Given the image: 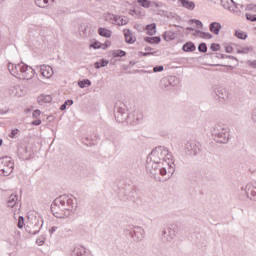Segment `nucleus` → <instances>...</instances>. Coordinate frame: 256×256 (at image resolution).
Wrapping results in <instances>:
<instances>
[{
	"label": "nucleus",
	"mask_w": 256,
	"mask_h": 256,
	"mask_svg": "<svg viewBox=\"0 0 256 256\" xmlns=\"http://www.w3.org/2000/svg\"><path fill=\"white\" fill-rule=\"evenodd\" d=\"M169 163H173V154L165 146L154 148L146 158V170L151 175H167Z\"/></svg>",
	"instance_id": "1"
},
{
	"label": "nucleus",
	"mask_w": 256,
	"mask_h": 256,
	"mask_svg": "<svg viewBox=\"0 0 256 256\" xmlns=\"http://www.w3.org/2000/svg\"><path fill=\"white\" fill-rule=\"evenodd\" d=\"M127 104L122 101H118L114 105V117L118 123H130L135 125L143 119V113L139 110H134L132 113H128Z\"/></svg>",
	"instance_id": "2"
},
{
	"label": "nucleus",
	"mask_w": 256,
	"mask_h": 256,
	"mask_svg": "<svg viewBox=\"0 0 256 256\" xmlns=\"http://www.w3.org/2000/svg\"><path fill=\"white\" fill-rule=\"evenodd\" d=\"M212 137L216 143L227 144L231 139V130L225 124H217L213 127Z\"/></svg>",
	"instance_id": "3"
},
{
	"label": "nucleus",
	"mask_w": 256,
	"mask_h": 256,
	"mask_svg": "<svg viewBox=\"0 0 256 256\" xmlns=\"http://www.w3.org/2000/svg\"><path fill=\"white\" fill-rule=\"evenodd\" d=\"M65 209V199L63 198H56L51 205V211L57 219H65L71 215V212H67Z\"/></svg>",
	"instance_id": "4"
},
{
	"label": "nucleus",
	"mask_w": 256,
	"mask_h": 256,
	"mask_svg": "<svg viewBox=\"0 0 256 256\" xmlns=\"http://www.w3.org/2000/svg\"><path fill=\"white\" fill-rule=\"evenodd\" d=\"M118 199H120V201L135 202V199H137V190H135V186L124 184L123 187L119 188Z\"/></svg>",
	"instance_id": "5"
},
{
	"label": "nucleus",
	"mask_w": 256,
	"mask_h": 256,
	"mask_svg": "<svg viewBox=\"0 0 256 256\" xmlns=\"http://www.w3.org/2000/svg\"><path fill=\"white\" fill-rule=\"evenodd\" d=\"M15 169V163L11 160V157L4 156L0 158V175L2 177H9Z\"/></svg>",
	"instance_id": "6"
},
{
	"label": "nucleus",
	"mask_w": 256,
	"mask_h": 256,
	"mask_svg": "<svg viewBox=\"0 0 256 256\" xmlns=\"http://www.w3.org/2000/svg\"><path fill=\"white\" fill-rule=\"evenodd\" d=\"M221 7L229 13L236 15V17H241V10L239 9L237 3L233 0H220Z\"/></svg>",
	"instance_id": "7"
},
{
	"label": "nucleus",
	"mask_w": 256,
	"mask_h": 256,
	"mask_svg": "<svg viewBox=\"0 0 256 256\" xmlns=\"http://www.w3.org/2000/svg\"><path fill=\"white\" fill-rule=\"evenodd\" d=\"M212 95H215L219 99L220 103H227L229 101V91L223 86H214Z\"/></svg>",
	"instance_id": "8"
},
{
	"label": "nucleus",
	"mask_w": 256,
	"mask_h": 256,
	"mask_svg": "<svg viewBox=\"0 0 256 256\" xmlns=\"http://www.w3.org/2000/svg\"><path fill=\"white\" fill-rule=\"evenodd\" d=\"M129 235L134 241H143L145 237V230L140 226H132L130 228Z\"/></svg>",
	"instance_id": "9"
},
{
	"label": "nucleus",
	"mask_w": 256,
	"mask_h": 256,
	"mask_svg": "<svg viewBox=\"0 0 256 256\" xmlns=\"http://www.w3.org/2000/svg\"><path fill=\"white\" fill-rule=\"evenodd\" d=\"M175 235H177V225H172L166 228L162 233L164 241L167 242L173 241L175 239Z\"/></svg>",
	"instance_id": "10"
},
{
	"label": "nucleus",
	"mask_w": 256,
	"mask_h": 256,
	"mask_svg": "<svg viewBox=\"0 0 256 256\" xmlns=\"http://www.w3.org/2000/svg\"><path fill=\"white\" fill-rule=\"evenodd\" d=\"M241 191H244L248 199L256 201V183H254V185L247 184L245 187H241Z\"/></svg>",
	"instance_id": "11"
},
{
	"label": "nucleus",
	"mask_w": 256,
	"mask_h": 256,
	"mask_svg": "<svg viewBox=\"0 0 256 256\" xmlns=\"http://www.w3.org/2000/svg\"><path fill=\"white\" fill-rule=\"evenodd\" d=\"M25 63L21 61L19 64L8 63V71L13 77H19L22 73V68Z\"/></svg>",
	"instance_id": "12"
},
{
	"label": "nucleus",
	"mask_w": 256,
	"mask_h": 256,
	"mask_svg": "<svg viewBox=\"0 0 256 256\" xmlns=\"http://www.w3.org/2000/svg\"><path fill=\"white\" fill-rule=\"evenodd\" d=\"M186 151L190 157H195V155H199L201 149L199 148V144L195 141H190L186 144Z\"/></svg>",
	"instance_id": "13"
},
{
	"label": "nucleus",
	"mask_w": 256,
	"mask_h": 256,
	"mask_svg": "<svg viewBox=\"0 0 256 256\" xmlns=\"http://www.w3.org/2000/svg\"><path fill=\"white\" fill-rule=\"evenodd\" d=\"M17 153L19 159H23L24 161H27L31 157V150L25 144L18 146Z\"/></svg>",
	"instance_id": "14"
},
{
	"label": "nucleus",
	"mask_w": 256,
	"mask_h": 256,
	"mask_svg": "<svg viewBox=\"0 0 256 256\" xmlns=\"http://www.w3.org/2000/svg\"><path fill=\"white\" fill-rule=\"evenodd\" d=\"M22 79H26L27 81H29L30 79H33V77H35V69H33V67L25 64L22 66Z\"/></svg>",
	"instance_id": "15"
},
{
	"label": "nucleus",
	"mask_w": 256,
	"mask_h": 256,
	"mask_svg": "<svg viewBox=\"0 0 256 256\" xmlns=\"http://www.w3.org/2000/svg\"><path fill=\"white\" fill-rule=\"evenodd\" d=\"M40 73L42 77H45L46 79H51V77H53V68L49 65H42L40 67Z\"/></svg>",
	"instance_id": "16"
},
{
	"label": "nucleus",
	"mask_w": 256,
	"mask_h": 256,
	"mask_svg": "<svg viewBox=\"0 0 256 256\" xmlns=\"http://www.w3.org/2000/svg\"><path fill=\"white\" fill-rule=\"evenodd\" d=\"M58 198H62L65 200V203L67 205V208H65L66 213H71L73 211V207H75V202L73 201L72 198H69V196H60Z\"/></svg>",
	"instance_id": "17"
},
{
	"label": "nucleus",
	"mask_w": 256,
	"mask_h": 256,
	"mask_svg": "<svg viewBox=\"0 0 256 256\" xmlns=\"http://www.w3.org/2000/svg\"><path fill=\"white\" fill-rule=\"evenodd\" d=\"M110 19H113L114 23H117V25H127L129 23V18L123 16H117L115 14H111Z\"/></svg>",
	"instance_id": "18"
},
{
	"label": "nucleus",
	"mask_w": 256,
	"mask_h": 256,
	"mask_svg": "<svg viewBox=\"0 0 256 256\" xmlns=\"http://www.w3.org/2000/svg\"><path fill=\"white\" fill-rule=\"evenodd\" d=\"M124 36H125V41L128 43V45H133L135 41H137V38L131 33V30L129 29H124Z\"/></svg>",
	"instance_id": "19"
},
{
	"label": "nucleus",
	"mask_w": 256,
	"mask_h": 256,
	"mask_svg": "<svg viewBox=\"0 0 256 256\" xmlns=\"http://www.w3.org/2000/svg\"><path fill=\"white\" fill-rule=\"evenodd\" d=\"M178 3H180V7H183L184 9H188V11H193L195 9V2L190 0H178Z\"/></svg>",
	"instance_id": "20"
},
{
	"label": "nucleus",
	"mask_w": 256,
	"mask_h": 256,
	"mask_svg": "<svg viewBox=\"0 0 256 256\" xmlns=\"http://www.w3.org/2000/svg\"><path fill=\"white\" fill-rule=\"evenodd\" d=\"M196 49H197V46H195V43L191 41L186 42L182 46V51H184V53H193V51H195Z\"/></svg>",
	"instance_id": "21"
},
{
	"label": "nucleus",
	"mask_w": 256,
	"mask_h": 256,
	"mask_svg": "<svg viewBox=\"0 0 256 256\" xmlns=\"http://www.w3.org/2000/svg\"><path fill=\"white\" fill-rule=\"evenodd\" d=\"M209 29H210L211 33H213L214 35H219V33H221V29H222L221 23L212 22L209 25Z\"/></svg>",
	"instance_id": "22"
},
{
	"label": "nucleus",
	"mask_w": 256,
	"mask_h": 256,
	"mask_svg": "<svg viewBox=\"0 0 256 256\" xmlns=\"http://www.w3.org/2000/svg\"><path fill=\"white\" fill-rule=\"evenodd\" d=\"M86 253L87 251L85 250V247L77 245L72 251V256H85Z\"/></svg>",
	"instance_id": "23"
},
{
	"label": "nucleus",
	"mask_w": 256,
	"mask_h": 256,
	"mask_svg": "<svg viewBox=\"0 0 256 256\" xmlns=\"http://www.w3.org/2000/svg\"><path fill=\"white\" fill-rule=\"evenodd\" d=\"M144 41L146 43H149L150 45H159V43H161V37L160 36H154V37L146 36V37H144Z\"/></svg>",
	"instance_id": "24"
},
{
	"label": "nucleus",
	"mask_w": 256,
	"mask_h": 256,
	"mask_svg": "<svg viewBox=\"0 0 256 256\" xmlns=\"http://www.w3.org/2000/svg\"><path fill=\"white\" fill-rule=\"evenodd\" d=\"M147 35H150V37H153L157 33V24L151 23L146 26Z\"/></svg>",
	"instance_id": "25"
},
{
	"label": "nucleus",
	"mask_w": 256,
	"mask_h": 256,
	"mask_svg": "<svg viewBox=\"0 0 256 256\" xmlns=\"http://www.w3.org/2000/svg\"><path fill=\"white\" fill-rule=\"evenodd\" d=\"M18 196L17 194H11L7 200V207L13 208L17 205Z\"/></svg>",
	"instance_id": "26"
},
{
	"label": "nucleus",
	"mask_w": 256,
	"mask_h": 256,
	"mask_svg": "<svg viewBox=\"0 0 256 256\" xmlns=\"http://www.w3.org/2000/svg\"><path fill=\"white\" fill-rule=\"evenodd\" d=\"M197 35H200L201 39H213V34L209 32L196 30V33H194V37H197Z\"/></svg>",
	"instance_id": "27"
},
{
	"label": "nucleus",
	"mask_w": 256,
	"mask_h": 256,
	"mask_svg": "<svg viewBox=\"0 0 256 256\" xmlns=\"http://www.w3.org/2000/svg\"><path fill=\"white\" fill-rule=\"evenodd\" d=\"M113 32H111V30L107 29V28H99L98 29V34L100 35V37H106V38H111Z\"/></svg>",
	"instance_id": "28"
},
{
	"label": "nucleus",
	"mask_w": 256,
	"mask_h": 256,
	"mask_svg": "<svg viewBox=\"0 0 256 256\" xmlns=\"http://www.w3.org/2000/svg\"><path fill=\"white\" fill-rule=\"evenodd\" d=\"M161 89H166V91L171 90V85L169 84V78L164 77L160 80Z\"/></svg>",
	"instance_id": "29"
},
{
	"label": "nucleus",
	"mask_w": 256,
	"mask_h": 256,
	"mask_svg": "<svg viewBox=\"0 0 256 256\" xmlns=\"http://www.w3.org/2000/svg\"><path fill=\"white\" fill-rule=\"evenodd\" d=\"M249 51H253V48L251 46H246V47L237 46L236 48V52L242 55H247Z\"/></svg>",
	"instance_id": "30"
},
{
	"label": "nucleus",
	"mask_w": 256,
	"mask_h": 256,
	"mask_svg": "<svg viewBox=\"0 0 256 256\" xmlns=\"http://www.w3.org/2000/svg\"><path fill=\"white\" fill-rule=\"evenodd\" d=\"M51 101H53V97H51V95H41L38 97L39 105L42 103H51Z\"/></svg>",
	"instance_id": "31"
},
{
	"label": "nucleus",
	"mask_w": 256,
	"mask_h": 256,
	"mask_svg": "<svg viewBox=\"0 0 256 256\" xmlns=\"http://www.w3.org/2000/svg\"><path fill=\"white\" fill-rule=\"evenodd\" d=\"M177 34L173 31H166L163 35L165 41H174Z\"/></svg>",
	"instance_id": "32"
},
{
	"label": "nucleus",
	"mask_w": 256,
	"mask_h": 256,
	"mask_svg": "<svg viewBox=\"0 0 256 256\" xmlns=\"http://www.w3.org/2000/svg\"><path fill=\"white\" fill-rule=\"evenodd\" d=\"M78 87H80V89H85V87H91V80L89 79L79 80Z\"/></svg>",
	"instance_id": "33"
},
{
	"label": "nucleus",
	"mask_w": 256,
	"mask_h": 256,
	"mask_svg": "<svg viewBox=\"0 0 256 256\" xmlns=\"http://www.w3.org/2000/svg\"><path fill=\"white\" fill-rule=\"evenodd\" d=\"M109 65V61L105 59H101L99 62L94 63L95 69H101V67H107Z\"/></svg>",
	"instance_id": "34"
},
{
	"label": "nucleus",
	"mask_w": 256,
	"mask_h": 256,
	"mask_svg": "<svg viewBox=\"0 0 256 256\" xmlns=\"http://www.w3.org/2000/svg\"><path fill=\"white\" fill-rule=\"evenodd\" d=\"M137 3L140 5V7H143L144 9H149L151 7V1L149 0H137Z\"/></svg>",
	"instance_id": "35"
},
{
	"label": "nucleus",
	"mask_w": 256,
	"mask_h": 256,
	"mask_svg": "<svg viewBox=\"0 0 256 256\" xmlns=\"http://www.w3.org/2000/svg\"><path fill=\"white\" fill-rule=\"evenodd\" d=\"M167 78H168V82L170 84V88L175 87V85H177V83H179V78H177L176 76H169Z\"/></svg>",
	"instance_id": "36"
},
{
	"label": "nucleus",
	"mask_w": 256,
	"mask_h": 256,
	"mask_svg": "<svg viewBox=\"0 0 256 256\" xmlns=\"http://www.w3.org/2000/svg\"><path fill=\"white\" fill-rule=\"evenodd\" d=\"M127 55V52L123 51V50H114L112 51V57H125Z\"/></svg>",
	"instance_id": "37"
},
{
	"label": "nucleus",
	"mask_w": 256,
	"mask_h": 256,
	"mask_svg": "<svg viewBox=\"0 0 256 256\" xmlns=\"http://www.w3.org/2000/svg\"><path fill=\"white\" fill-rule=\"evenodd\" d=\"M35 3L37 7H41L42 9H45V7L49 5V0H35Z\"/></svg>",
	"instance_id": "38"
},
{
	"label": "nucleus",
	"mask_w": 256,
	"mask_h": 256,
	"mask_svg": "<svg viewBox=\"0 0 256 256\" xmlns=\"http://www.w3.org/2000/svg\"><path fill=\"white\" fill-rule=\"evenodd\" d=\"M235 35H236L237 39H242V40L247 39V33L243 32V31L236 30Z\"/></svg>",
	"instance_id": "39"
},
{
	"label": "nucleus",
	"mask_w": 256,
	"mask_h": 256,
	"mask_svg": "<svg viewBox=\"0 0 256 256\" xmlns=\"http://www.w3.org/2000/svg\"><path fill=\"white\" fill-rule=\"evenodd\" d=\"M198 51H199V53H207V43L201 42L198 45Z\"/></svg>",
	"instance_id": "40"
},
{
	"label": "nucleus",
	"mask_w": 256,
	"mask_h": 256,
	"mask_svg": "<svg viewBox=\"0 0 256 256\" xmlns=\"http://www.w3.org/2000/svg\"><path fill=\"white\" fill-rule=\"evenodd\" d=\"M73 105V100L69 99L66 100L61 106H60V111H65L67 109V106Z\"/></svg>",
	"instance_id": "41"
},
{
	"label": "nucleus",
	"mask_w": 256,
	"mask_h": 256,
	"mask_svg": "<svg viewBox=\"0 0 256 256\" xmlns=\"http://www.w3.org/2000/svg\"><path fill=\"white\" fill-rule=\"evenodd\" d=\"M24 225H25V217L19 216L18 222H17L18 229H23Z\"/></svg>",
	"instance_id": "42"
},
{
	"label": "nucleus",
	"mask_w": 256,
	"mask_h": 256,
	"mask_svg": "<svg viewBox=\"0 0 256 256\" xmlns=\"http://www.w3.org/2000/svg\"><path fill=\"white\" fill-rule=\"evenodd\" d=\"M193 23H195V25H197V27H200L201 29H203V22H201L198 19H190L189 20V24L193 25Z\"/></svg>",
	"instance_id": "43"
},
{
	"label": "nucleus",
	"mask_w": 256,
	"mask_h": 256,
	"mask_svg": "<svg viewBox=\"0 0 256 256\" xmlns=\"http://www.w3.org/2000/svg\"><path fill=\"white\" fill-rule=\"evenodd\" d=\"M245 17H246L247 21H251V23L256 22V15L255 14L246 13Z\"/></svg>",
	"instance_id": "44"
},
{
	"label": "nucleus",
	"mask_w": 256,
	"mask_h": 256,
	"mask_svg": "<svg viewBox=\"0 0 256 256\" xmlns=\"http://www.w3.org/2000/svg\"><path fill=\"white\" fill-rule=\"evenodd\" d=\"M8 93H9V95H11V97H17V87L16 86H11L8 89Z\"/></svg>",
	"instance_id": "45"
},
{
	"label": "nucleus",
	"mask_w": 256,
	"mask_h": 256,
	"mask_svg": "<svg viewBox=\"0 0 256 256\" xmlns=\"http://www.w3.org/2000/svg\"><path fill=\"white\" fill-rule=\"evenodd\" d=\"M90 47H91L92 49H101V42L95 40L94 42H92V43L90 44Z\"/></svg>",
	"instance_id": "46"
},
{
	"label": "nucleus",
	"mask_w": 256,
	"mask_h": 256,
	"mask_svg": "<svg viewBox=\"0 0 256 256\" xmlns=\"http://www.w3.org/2000/svg\"><path fill=\"white\" fill-rule=\"evenodd\" d=\"M245 11H253V13H256V4L246 5Z\"/></svg>",
	"instance_id": "47"
},
{
	"label": "nucleus",
	"mask_w": 256,
	"mask_h": 256,
	"mask_svg": "<svg viewBox=\"0 0 256 256\" xmlns=\"http://www.w3.org/2000/svg\"><path fill=\"white\" fill-rule=\"evenodd\" d=\"M210 49L211 51H219L221 49V45L218 43H212L210 45Z\"/></svg>",
	"instance_id": "48"
},
{
	"label": "nucleus",
	"mask_w": 256,
	"mask_h": 256,
	"mask_svg": "<svg viewBox=\"0 0 256 256\" xmlns=\"http://www.w3.org/2000/svg\"><path fill=\"white\" fill-rule=\"evenodd\" d=\"M171 164L173 165V162L169 163V167L166 168V175H167V173L170 175H173V173H175V168Z\"/></svg>",
	"instance_id": "49"
},
{
	"label": "nucleus",
	"mask_w": 256,
	"mask_h": 256,
	"mask_svg": "<svg viewBox=\"0 0 256 256\" xmlns=\"http://www.w3.org/2000/svg\"><path fill=\"white\" fill-rule=\"evenodd\" d=\"M165 69V67H163V65H159V66H155L153 68L154 73H161V71H163Z\"/></svg>",
	"instance_id": "50"
},
{
	"label": "nucleus",
	"mask_w": 256,
	"mask_h": 256,
	"mask_svg": "<svg viewBox=\"0 0 256 256\" xmlns=\"http://www.w3.org/2000/svg\"><path fill=\"white\" fill-rule=\"evenodd\" d=\"M18 134H19V129L16 128V129L11 131V133L9 134V137L11 139H15L16 135H18Z\"/></svg>",
	"instance_id": "51"
},
{
	"label": "nucleus",
	"mask_w": 256,
	"mask_h": 256,
	"mask_svg": "<svg viewBox=\"0 0 256 256\" xmlns=\"http://www.w3.org/2000/svg\"><path fill=\"white\" fill-rule=\"evenodd\" d=\"M246 64H248V66L251 67L252 69H256V60H253V61L248 60Z\"/></svg>",
	"instance_id": "52"
},
{
	"label": "nucleus",
	"mask_w": 256,
	"mask_h": 256,
	"mask_svg": "<svg viewBox=\"0 0 256 256\" xmlns=\"http://www.w3.org/2000/svg\"><path fill=\"white\" fill-rule=\"evenodd\" d=\"M40 115H41V110L39 109L34 110L32 113L33 119H37V117H39Z\"/></svg>",
	"instance_id": "53"
},
{
	"label": "nucleus",
	"mask_w": 256,
	"mask_h": 256,
	"mask_svg": "<svg viewBox=\"0 0 256 256\" xmlns=\"http://www.w3.org/2000/svg\"><path fill=\"white\" fill-rule=\"evenodd\" d=\"M108 47H111V41L107 40L104 44L101 43V49H108Z\"/></svg>",
	"instance_id": "54"
},
{
	"label": "nucleus",
	"mask_w": 256,
	"mask_h": 256,
	"mask_svg": "<svg viewBox=\"0 0 256 256\" xmlns=\"http://www.w3.org/2000/svg\"><path fill=\"white\" fill-rule=\"evenodd\" d=\"M157 52H139V55H142V57H149L150 55H155Z\"/></svg>",
	"instance_id": "55"
},
{
	"label": "nucleus",
	"mask_w": 256,
	"mask_h": 256,
	"mask_svg": "<svg viewBox=\"0 0 256 256\" xmlns=\"http://www.w3.org/2000/svg\"><path fill=\"white\" fill-rule=\"evenodd\" d=\"M215 59H225V54H221V53H214V57Z\"/></svg>",
	"instance_id": "56"
},
{
	"label": "nucleus",
	"mask_w": 256,
	"mask_h": 256,
	"mask_svg": "<svg viewBox=\"0 0 256 256\" xmlns=\"http://www.w3.org/2000/svg\"><path fill=\"white\" fill-rule=\"evenodd\" d=\"M224 59H234L235 61H237V63H239V60L235 56L224 54Z\"/></svg>",
	"instance_id": "57"
},
{
	"label": "nucleus",
	"mask_w": 256,
	"mask_h": 256,
	"mask_svg": "<svg viewBox=\"0 0 256 256\" xmlns=\"http://www.w3.org/2000/svg\"><path fill=\"white\" fill-rule=\"evenodd\" d=\"M40 124H41V119H36V120L31 122V125H34V126H38Z\"/></svg>",
	"instance_id": "58"
},
{
	"label": "nucleus",
	"mask_w": 256,
	"mask_h": 256,
	"mask_svg": "<svg viewBox=\"0 0 256 256\" xmlns=\"http://www.w3.org/2000/svg\"><path fill=\"white\" fill-rule=\"evenodd\" d=\"M225 51H226V53H233V47H231V46H226V47H225Z\"/></svg>",
	"instance_id": "59"
},
{
	"label": "nucleus",
	"mask_w": 256,
	"mask_h": 256,
	"mask_svg": "<svg viewBox=\"0 0 256 256\" xmlns=\"http://www.w3.org/2000/svg\"><path fill=\"white\" fill-rule=\"evenodd\" d=\"M55 231H57V227H56V226H52V227L49 229L50 235H53V233H55Z\"/></svg>",
	"instance_id": "60"
},
{
	"label": "nucleus",
	"mask_w": 256,
	"mask_h": 256,
	"mask_svg": "<svg viewBox=\"0 0 256 256\" xmlns=\"http://www.w3.org/2000/svg\"><path fill=\"white\" fill-rule=\"evenodd\" d=\"M36 243H37V245H43V243H45V240L38 238V239H36Z\"/></svg>",
	"instance_id": "61"
},
{
	"label": "nucleus",
	"mask_w": 256,
	"mask_h": 256,
	"mask_svg": "<svg viewBox=\"0 0 256 256\" xmlns=\"http://www.w3.org/2000/svg\"><path fill=\"white\" fill-rule=\"evenodd\" d=\"M153 5H154V7H156V8L161 7V4L158 3V2H152V3H151V7H153Z\"/></svg>",
	"instance_id": "62"
},
{
	"label": "nucleus",
	"mask_w": 256,
	"mask_h": 256,
	"mask_svg": "<svg viewBox=\"0 0 256 256\" xmlns=\"http://www.w3.org/2000/svg\"><path fill=\"white\" fill-rule=\"evenodd\" d=\"M28 233L30 235H37V233H39V230H34V231L29 230Z\"/></svg>",
	"instance_id": "63"
},
{
	"label": "nucleus",
	"mask_w": 256,
	"mask_h": 256,
	"mask_svg": "<svg viewBox=\"0 0 256 256\" xmlns=\"http://www.w3.org/2000/svg\"><path fill=\"white\" fill-rule=\"evenodd\" d=\"M129 15H137V10L135 9L130 10Z\"/></svg>",
	"instance_id": "64"
}]
</instances>
